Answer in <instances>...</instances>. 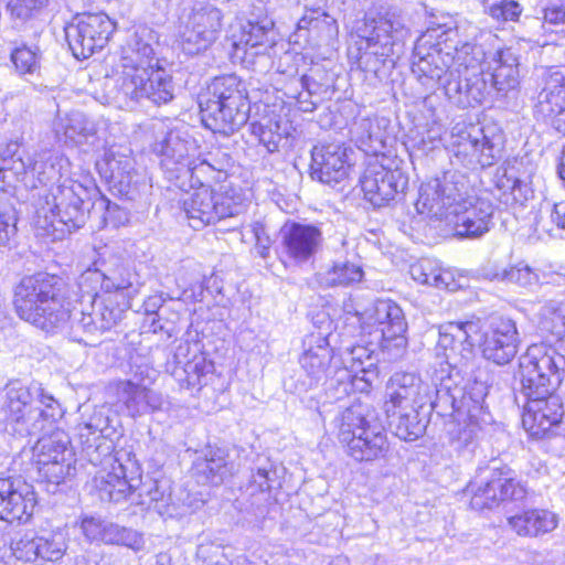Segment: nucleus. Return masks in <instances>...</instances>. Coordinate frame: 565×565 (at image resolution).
<instances>
[{
    "label": "nucleus",
    "mask_w": 565,
    "mask_h": 565,
    "mask_svg": "<svg viewBox=\"0 0 565 565\" xmlns=\"http://www.w3.org/2000/svg\"><path fill=\"white\" fill-rule=\"evenodd\" d=\"M307 31L312 38L329 42L338 36L337 20L320 8L307 9L297 23V32Z\"/></svg>",
    "instance_id": "45"
},
{
    "label": "nucleus",
    "mask_w": 565,
    "mask_h": 565,
    "mask_svg": "<svg viewBox=\"0 0 565 565\" xmlns=\"http://www.w3.org/2000/svg\"><path fill=\"white\" fill-rule=\"evenodd\" d=\"M11 62L21 75L34 74L40 68V54L38 47L26 45L17 46L11 51Z\"/></svg>",
    "instance_id": "57"
},
{
    "label": "nucleus",
    "mask_w": 565,
    "mask_h": 565,
    "mask_svg": "<svg viewBox=\"0 0 565 565\" xmlns=\"http://www.w3.org/2000/svg\"><path fill=\"white\" fill-rule=\"evenodd\" d=\"M47 204L39 210V215L44 216V226H53V230L61 224L68 232L75 231L89 218L96 222L98 228L108 225L117 227L126 220V213L102 195L95 185H84L73 179H66L58 185Z\"/></svg>",
    "instance_id": "2"
},
{
    "label": "nucleus",
    "mask_w": 565,
    "mask_h": 565,
    "mask_svg": "<svg viewBox=\"0 0 565 565\" xmlns=\"http://www.w3.org/2000/svg\"><path fill=\"white\" fill-rule=\"evenodd\" d=\"M39 557L50 562L60 561L67 550L65 536L61 532L39 536Z\"/></svg>",
    "instance_id": "58"
},
{
    "label": "nucleus",
    "mask_w": 565,
    "mask_h": 565,
    "mask_svg": "<svg viewBox=\"0 0 565 565\" xmlns=\"http://www.w3.org/2000/svg\"><path fill=\"white\" fill-rule=\"evenodd\" d=\"M385 409H425L429 403V384L412 372L394 373L387 384Z\"/></svg>",
    "instance_id": "26"
},
{
    "label": "nucleus",
    "mask_w": 565,
    "mask_h": 565,
    "mask_svg": "<svg viewBox=\"0 0 565 565\" xmlns=\"http://www.w3.org/2000/svg\"><path fill=\"white\" fill-rule=\"evenodd\" d=\"M104 543L124 545L135 551H140L143 547L145 541L139 532L107 522L106 529H104Z\"/></svg>",
    "instance_id": "56"
},
{
    "label": "nucleus",
    "mask_w": 565,
    "mask_h": 565,
    "mask_svg": "<svg viewBox=\"0 0 565 565\" xmlns=\"http://www.w3.org/2000/svg\"><path fill=\"white\" fill-rule=\"evenodd\" d=\"M384 159L382 157V160L380 158L371 160L360 179L364 198L375 207L386 205L408 185L407 174L398 168L385 167Z\"/></svg>",
    "instance_id": "18"
},
{
    "label": "nucleus",
    "mask_w": 565,
    "mask_h": 565,
    "mask_svg": "<svg viewBox=\"0 0 565 565\" xmlns=\"http://www.w3.org/2000/svg\"><path fill=\"white\" fill-rule=\"evenodd\" d=\"M480 330L479 320L451 321L440 326L436 347L439 367L435 366L431 373L434 387H441L443 383L452 386V370L472 356Z\"/></svg>",
    "instance_id": "11"
},
{
    "label": "nucleus",
    "mask_w": 565,
    "mask_h": 565,
    "mask_svg": "<svg viewBox=\"0 0 565 565\" xmlns=\"http://www.w3.org/2000/svg\"><path fill=\"white\" fill-rule=\"evenodd\" d=\"M473 195L467 173L452 168L441 178L422 184L415 206L419 214L443 221Z\"/></svg>",
    "instance_id": "9"
},
{
    "label": "nucleus",
    "mask_w": 565,
    "mask_h": 565,
    "mask_svg": "<svg viewBox=\"0 0 565 565\" xmlns=\"http://www.w3.org/2000/svg\"><path fill=\"white\" fill-rule=\"evenodd\" d=\"M363 278L361 266L343 262L335 263L332 267L318 274V282L321 287H348L360 282Z\"/></svg>",
    "instance_id": "48"
},
{
    "label": "nucleus",
    "mask_w": 565,
    "mask_h": 565,
    "mask_svg": "<svg viewBox=\"0 0 565 565\" xmlns=\"http://www.w3.org/2000/svg\"><path fill=\"white\" fill-rule=\"evenodd\" d=\"M332 349L327 337H311L309 348L305 350L299 359L301 369L305 371L308 382L301 384V390L307 391L329 377L339 375L338 381L350 380L347 370H340L332 364Z\"/></svg>",
    "instance_id": "22"
},
{
    "label": "nucleus",
    "mask_w": 565,
    "mask_h": 565,
    "mask_svg": "<svg viewBox=\"0 0 565 565\" xmlns=\"http://www.w3.org/2000/svg\"><path fill=\"white\" fill-rule=\"evenodd\" d=\"M493 382L488 366H477L468 377L465 386L460 387L461 414L468 416L469 412L478 414L481 419L484 415H490L486 406V397Z\"/></svg>",
    "instance_id": "31"
},
{
    "label": "nucleus",
    "mask_w": 565,
    "mask_h": 565,
    "mask_svg": "<svg viewBox=\"0 0 565 565\" xmlns=\"http://www.w3.org/2000/svg\"><path fill=\"white\" fill-rule=\"evenodd\" d=\"M252 134L257 137L259 143L268 152L278 151L282 135L279 131V124L277 121L268 120L266 124L254 122L252 125Z\"/></svg>",
    "instance_id": "59"
},
{
    "label": "nucleus",
    "mask_w": 565,
    "mask_h": 565,
    "mask_svg": "<svg viewBox=\"0 0 565 565\" xmlns=\"http://www.w3.org/2000/svg\"><path fill=\"white\" fill-rule=\"evenodd\" d=\"M92 307L97 308L98 320L93 319V315H83L75 324V330H82L88 339H79L88 343L95 337L100 335L105 331L115 327L122 318L124 309H121L117 301L110 297L103 299H94Z\"/></svg>",
    "instance_id": "33"
},
{
    "label": "nucleus",
    "mask_w": 565,
    "mask_h": 565,
    "mask_svg": "<svg viewBox=\"0 0 565 565\" xmlns=\"http://www.w3.org/2000/svg\"><path fill=\"white\" fill-rule=\"evenodd\" d=\"M47 3L49 0H10L8 10L14 21L24 23L35 18Z\"/></svg>",
    "instance_id": "61"
},
{
    "label": "nucleus",
    "mask_w": 565,
    "mask_h": 565,
    "mask_svg": "<svg viewBox=\"0 0 565 565\" xmlns=\"http://www.w3.org/2000/svg\"><path fill=\"white\" fill-rule=\"evenodd\" d=\"M533 374L524 373V369H519L521 388L520 392L525 398H533L539 396H548L554 393L562 382L561 375L552 373L542 374L532 372Z\"/></svg>",
    "instance_id": "49"
},
{
    "label": "nucleus",
    "mask_w": 565,
    "mask_h": 565,
    "mask_svg": "<svg viewBox=\"0 0 565 565\" xmlns=\"http://www.w3.org/2000/svg\"><path fill=\"white\" fill-rule=\"evenodd\" d=\"M157 34L149 28H139L124 50L122 64L150 70H163L157 57Z\"/></svg>",
    "instance_id": "32"
},
{
    "label": "nucleus",
    "mask_w": 565,
    "mask_h": 565,
    "mask_svg": "<svg viewBox=\"0 0 565 565\" xmlns=\"http://www.w3.org/2000/svg\"><path fill=\"white\" fill-rule=\"evenodd\" d=\"M486 12L498 22L516 21L522 13V7L514 0H501L490 4Z\"/></svg>",
    "instance_id": "63"
},
{
    "label": "nucleus",
    "mask_w": 565,
    "mask_h": 565,
    "mask_svg": "<svg viewBox=\"0 0 565 565\" xmlns=\"http://www.w3.org/2000/svg\"><path fill=\"white\" fill-rule=\"evenodd\" d=\"M39 536L25 532L11 542V551L17 559L32 562L39 557Z\"/></svg>",
    "instance_id": "60"
},
{
    "label": "nucleus",
    "mask_w": 565,
    "mask_h": 565,
    "mask_svg": "<svg viewBox=\"0 0 565 565\" xmlns=\"http://www.w3.org/2000/svg\"><path fill=\"white\" fill-rule=\"evenodd\" d=\"M19 150L20 143L17 141H10L0 150V189L12 184L10 173Z\"/></svg>",
    "instance_id": "64"
},
{
    "label": "nucleus",
    "mask_w": 565,
    "mask_h": 565,
    "mask_svg": "<svg viewBox=\"0 0 565 565\" xmlns=\"http://www.w3.org/2000/svg\"><path fill=\"white\" fill-rule=\"evenodd\" d=\"M355 34L356 54L350 50V55L356 58L359 68L376 75L382 67L394 66L408 29L402 14L387 11L383 15L365 17L356 25Z\"/></svg>",
    "instance_id": "4"
},
{
    "label": "nucleus",
    "mask_w": 565,
    "mask_h": 565,
    "mask_svg": "<svg viewBox=\"0 0 565 565\" xmlns=\"http://www.w3.org/2000/svg\"><path fill=\"white\" fill-rule=\"evenodd\" d=\"M56 403L38 383L24 385L19 381L6 387V397L0 407V419L4 429L20 437L36 435L55 417Z\"/></svg>",
    "instance_id": "6"
},
{
    "label": "nucleus",
    "mask_w": 565,
    "mask_h": 565,
    "mask_svg": "<svg viewBox=\"0 0 565 565\" xmlns=\"http://www.w3.org/2000/svg\"><path fill=\"white\" fill-rule=\"evenodd\" d=\"M115 24L104 13H84L72 19L64 28L65 39L77 60L92 56L108 42Z\"/></svg>",
    "instance_id": "14"
},
{
    "label": "nucleus",
    "mask_w": 565,
    "mask_h": 565,
    "mask_svg": "<svg viewBox=\"0 0 565 565\" xmlns=\"http://www.w3.org/2000/svg\"><path fill=\"white\" fill-rule=\"evenodd\" d=\"M470 505L473 510L493 509L502 502L522 503L527 494L526 484L508 466L493 467L490 478L471 488Z\"/></svg>",
    "instance_id": "17"
},
{
    "label": "nucleus",
    "mask_w": 565,
    "mask_h": 565,
    "mask_svg": "<svg viewBox=\"0 0 565 565\" xmlns=\"http://www.w3.org/2000/svg\"><path fill=\"white\" fill-rule=\"evenodd\" d=\"M339 438L347 444L349 455L358 461L385 457L388 443L385 429L374 412L359 403L342 412L339 418Z\"/></svg>",
    "instance_id": "8"
},
{
    "label": "nucleus",
    "mask_w": 565,
    "mask_h": 565,
    "mask_svg": "<svg viewBox=\"0 0 565 565\" xmlns=\"http://www.w3.org/2000/svg\"><path fill=\"white\" fill-rule=\"evenodd\" d=\"M79 439L83 445V451L87 460L94 465H108L113 466L120 463L117 458L113 456V441L106 438L105 435L98 437H88L86 433H79Z\"/></svg>",
    "instance_id": "50"
},
{
    "label": "nucleus",
    "mask_w": 565,
    "mask_h": 565,
    "mask_svg": "<svg viewBox=\"0 0 565 565\" xmlns=\"http://www.w3.org/2000/svg\"><path fill=\"white\" fill-rule=\"evenodd\" d=\"M195 177L200 185L183 201V210L192 228L200 230L245 211L242 201H235L228 193H216L210 185L203 184L198 174Z\"/></svg>",
    "instance_id": "13"
},
{
    "label": "nucleus",
    "mask_w": 565,
    "mask_h": 565,
    "mask_svg": "<svg viewBox=\"0 0 565 565\" xmlns=\"http://www.w3.org/2000/svg\"><path fill=\"white\" fill-rule=\"evenodd\" d=\"M501 279L521 287H531L539 282V275L527 265L520 263L504 269Z\"/></svg>",
    "instance_id": "62"
},
{
    "label": "nucleus",
    "mask_w": 565,
    "mask_h": 565,
    "mask_svg": "<svg viewBox=\"0 0 565 565\" xmlns=\"http://www.w3.org/2000/svg\"><path fill=\"white\" fill-rule=\"evenodd\" d=\"M13 305L22 320L47 333L63 329L71 318L64 280L46 271L24 276L15 286Z\"/></svg>",
    "instance_id": "3"
},
{
    "label": "nucleus",
    "mask_w": 565,
    "mask_h": 565,
    "mask_svg": "<svg viewBox=\"0 0 565 565\" xmlns=\"http://www.w3.org/2000/svg\"><path fill=\"white\" fill-rule=\"evenodd\" d=\"M557 524V515L545 509H529L508 518L511 530L523 537H537L550 533Z\"/></svg>",
    "instance_id": "37"
},
{
    "label": "nucleus",
    "mask_w": 565,
    "mask_h": 565,
    "mask_svg": "<svg viewBox=\"0 0 565 565\" xmlns=\"http://www.w3.org/2000/svg\"><path fill=\"white\" fill-rule=\"evenodd\" d=\"M492 215V203L473 195L443 221L451 227L456 237L478 238L489 232Z\"/></svg>",
    "instance_id": "24"
},
{
    "label": "nucleus",
    "mask_w": 565,
    "mask_h": 565,
    "mask_svg": "<svg viewBox=\"0 0 565 565\" xmlns=\"http://www.w3.org/2000/svg\"><path fill=\"white\" fill-rule=\"evenodd\" d=\"M491 415H481L469 412V415H462L459 409V417L454 418L449 429L451 446L459 452L471 454L477 445L478 436L484 425L490 424Z\"/></svg>",
    "instance_id": "39"
},
{
    "label": "nucleus",
    "mask_w": 565,
    "mask_h": 565,
    "mask_svg": "<svg viewBox=\"0 0 565 565\" xmlns=\"http://www.w3.org/2000/svg\"><path fill=\"white\" fill-rule=\"evenodd\" d=\"M376 350L373 343L367 345L356 344L345 349L344 362L347 366L343 370L350 372H372L377 363Z\"/></svg>",
    "instance_id": "52"
},
{
    "label": "nucleus",
    "mask_w": 565,
    "mask_h": 565,
    "mask_svg": "<svg viewBox=\"0 0 565 565\" xmlns=\"http://www.w3.org/2000/svg\"><path fill=\"white\" fill-rule=\"evenodd\" d=\"M478 320L482 327L481 320ZM519 342L515 322L503 317L493 318L482 334L479 332L476 335V344L481 348L483 358L498 365H505L513 360Z\"/></svg>",
    "instance_id": "20"
},
{
    "label": "nucleus",
    "mask_w": 565,
    "mask_h": 565,
    "mask_svg": "<svg viewBox=\"0 0 565 565\" xmlns=\"http://www.w3.org/2000/svg\"><path fill=\"white\" fill-rule=\"evenodd\" d=\"M534 114L553 129L565 135V72L551 67L542 75Z\"/></svg>",
    "instance_id": "21"
},
{
    "label": "nucleus",
    "mask_w": 565,
    "mask_h": 565,
    "mask_svg": "<svg viewBox=\"0 0 565 565\" xmlns=\"http://www.w3.org/2000/svg\"><path fill=\"white\" fill-rule=\"evenodd\" d=\"M36 504L33 487L25 481L4 477L0 472V520L8 523H26Z\"/></svg>",
    "instance_id": "23"
},
{
    "label": "nucleus",
    "mask_w": 565,
    "mask_h": 565,
    "mask_svg": "<svg viewBox=\"0 0 565 565\" xmlns=\"http://www.w3.org/2000/svg\"><path fill=\"white\" fill-rule=\"evenodd\" d=\"M492 61L493 72L487 76L488 82L491 81L492 87L502 96L515 90L520 84L515 54L510 49L500 50L494 53Z\"/></svg>",
    "instance_id": "42"
},
{
    "label": "nucleus",
    "mask_w": 565,
    "mask_h": 565,
    "mask_svg": "<svg viewBox=\"0 0 565 565\" xmlns=\"http://www.w3.org/2000/svg\"><path fill=\"white\" fill-rule=\"evenodd\" d=\"M460 392L459 386L452 387L448 383H443L441 387H434V390L429 385V403L425 412L429 415L434 411L440 416L450 414L456 419L459 417Z\"/></svg>",
    "instance_id": "47"
},
{
    "label": "nucleus",
    "mask_w": 565,
    "mask_h": 565,
    "mask_svg": "<svg viewBox=\"0 0 565 565\" xmlns=\"http://www.w3.org/2000/svg\"><path fill=\"white\" fill-rule=\"evenodd\" d=\"M449 152L452 168L476 170L492 166L499 149L482 129L472 127L452 136Z\"/></svg>",
    "instance_id": "19"
},
{
    "label": "nucleus",
    "mask_w": 565,
    "mask_h": 565,
    "mask_svg": "<svg viewBox=\"0 0 565 565\" xmlns=\"http://www.w3.org/2000/svg\"><path fill=\"white\" fill-rule=\"evenodd\" d=\"M93 487L98 498L106 502H120L136 489L132 479H127L121 462L110 466V470L98 471L93 479Z\"/></svg>",
    "instance_id": "34"
},
{
    "label": "nucleus",
    "mask_w": 565,
    "mask_h": 565,
    "mask_svg": "<svg viewBox=\"0 0 565 565\" xmlns=\"http://www.w3.org/2000/svg\"><path fill=\"white\" fill-rule=\"evenodd\" d=\"M135 159L128 148H110L106 154L109 179L114 183L129 186L136 175Z\"/></svg>",
    "instance_id": "46"
},
{
    "label": "nucleus",
    "mask_w": 565,
    "mask_h": 565,
    "mask_svg": "<svg viewBox=\"0 0 565 565\" xmlns=\"http://www.w3.org/2000/svg\"><path fill=\"white\" fill-rule=\"evenodd\" d=\"M98 271L102 275V289L107 292H124L130 296L132 288V275L117 256H110L108 259H102L98 264Z\"/></svg>",
    "instance_id": "44"
},
{
    "label": "nucleus",
    "mask_w": 565,
    "mask_h": 565,
    "mask_svg": "<svg viewBox=\"0 0 565 565\" xmlns=\"http://www.w3.org/2000/svg\"><path fill=\"white\" fill-rule=\"evenodd\" d=\"M153 128L163 136L153 143V152L161 160V168L169 173V179H193L199 172L210 170L211 166L198 157L195 141L179 130L163 131V124L158 122Z\"/></svg>",
    "instance_id": "12"
},
{
    "label": "nucleus",
    "mask_w": 565,
    "mask_h": 565,
    "mask_svg": "<svg viewBox=\"0 0 565 565\" xmlns=\"http://www.w3.org/2000/svg\"><path fill=\"white\" fill-rule=\"evenodd\" d=\"M523 166L522 161L509 163L503 173L498 175L495 183L499 191L498 200L505 206H524L534 196L531 188L532 170L521 171L520 167Z\"/></svg>",
    "instance_id": "29"
},
{
    "label": "nucleus",
    "mask_w": 565,
    "mask_h": 565,
    "mask_svg": "<svg viewBox=\"0 0 565 565\" xmlns=\"http://www.w3.org/2000/svg\"><path fill=\"white\" fill-rule=\"evenodd\" d=\"M409 274L415 281L436 288L447 289L452 281L449 271L441 269L434 260L427 258L413 264Z\"/></svg>",
    "instance_id": "51"
},
{
    "label": "nucleus",
    "mask_w": 565,
    "mask_h": 565,
    "mask_svg": "<svg viewBox=\"0 0 565 565\" xmlns=\"http://www.w3.org/2000/svg\"><path fill=\"white\" fill-rule=\"evenodd\" d=\"M104 87L107 89L105 103L115 104L120 108L132 109L142 100L160 105L173 98L172 78L164 70L122 64L118 77L106 78Z\"/></svg>",
    "instance_id": "7"
},
{
    "label": "nucleus",
    "mask_w": 565,
    "mask_h": 565,
    "mask_svg": "<svg viewBox=\"0 0 565 565\" xmlns=\"http://www.w3.org/2000/svg\"><path fill=\"white\" fill-rule=\"evenodd\" d=\"M128 415L131 417L153 413L163 405L162 395L145 385L129 380L117 381L110 386Z\"/></svg>",
    "instance_id": "30"
},
{
    "label": "nucleus",
    "mask_w": 565,
    "mask_h": 565,
    "mask_svg": "<svg viewBox=\"0 0 565 565\" xmlns=\"http://www.w3.org/2000/svg\"><path fill=\"white\" fill-rule=\"evenodd\" d=\"M525 399L522 425L532 437L542 438L555 424L550 422L548 416L544 415L540 408L542 402H536L534 398Z\"/></svg>",
    "instance_id": "55"
},
{
    "label": "nucleus",
    "mask_w": 565,
    "mask_h": 565,
    "mask_svg": "<svg viewBox=\"0 0 565 565\" xmlns=\"http://www.w3.org/2000/svg\"><path fill=\"white\" fill-rule=\"evenodd\" d=\"M235 472V465L228 460V455L221 448H209L203 457L193 465V473L198 482L218 486Z\"/></svg>",
    "instance_id": "35"
},
{
    "label": "nucleus",
    "mask_w": 565,
    "mask_h": 565,
    "mask_svg": "<svg viewBox=\"0 0 565 565\" xmlns=\"http://www.w3.org/2000/svg\"><path fill=\"white\" fill-rule=\"evenodd\" d=\"M70 436L62 429L41 437L34 446L39 473L47 482L60 484L75 470Z\"/></svg>",
    "instance_id": "16"
},
{
    "label": "nucleus",
    "mask_w": 565,
    "mask_h": 565,
    "mask_svg": "<svg viewBox=\"0 0 565 565\" xmlns=\"http://www.w3.org/2000/svg\"><path fill=\"white\" fill-rule=\"evenodd\" d=\"M384 121L377 117H358L350 128L351 138L358 148L374 158H380L379 153L385 148L386 136L382 126Z\"/></svg>",
    "instance_id": "40"
},
{
    "label": "nucleus",
    "mask_w": 565,
    "mask_h": 565,
    "mask_svg": "<svg viewBox=\"0 0 565 565\" xmlns=\"http://www.w3.org/2000/svg\"><path fill=\"white\" fill-rule=\"evenodd\" d=\"M388 425L395 436L405 441H413L424 435L427 423L428 412L425 409H385Z\"/></svg>",
    "instance_id": "41"
},
{
    "label": "nucleus",
    "mask_w": 565,
    "mask_h": 565,
    "mask_svg": "<svg viewBox=\"0 0 565 565\" xmlns=\"http://www.w3.org/2000/svg\"><path fill=\"white\" fill-rule=\"evenodd\" d=\"M274 25L273 19L268 17L255 21L249 20L244 29L242 39L245 46V54H267L276 42Z\"/></svg>",
    "instance_id": "43"
},
{
    "label": "nucleus",
    "mask_w": 565,
    "mask_h": 565,
    "mask_svg": "<svg viewBox=\"0 0 565 565\" xmlns=\"http://www.w3.org/2000/svg\"><path fill=\"white\" fill-rule=\"evenodd\" d=\"M281 246L286 256L296 264L310 260L321 249L322 232L318 226L292 222L281 231Z\"/></svg>",
    "instance_id": "27"
},
{
    "label": "nucleus",
    "mask_w": 565,
    "mask_h": 565,
    "mask_svg": "<svg viewBox=\"0 0 565 565\" xmlns=\"http://www.w3.org/2000/svg\"><path fill=\"white\" fill-rule=\"evenodd\" d=\"M56 136L64 137L74 146L94 145L97 140V124L81 111H72L55 121Z\"/></svg>",
    "instance_id": "38"
},
{
    "label": "nucleus",
    "mask_w": 565,
    "mask_h": 565,
    "mask_svg": "<svg viewBox=\"0 0 565 565\" xmlns=\"http://www.w3.org/2000/svg\"><path fill=\"white\" fill-rule=\"evenodd\" d=\"M199 106L203 125L223 135L238 130L249 118L246 87L234 74L214 77L200 95Z\"/></svg>",
    "instance_id": "5"
},
{
    "label": "nucleus",
    "mask_w": 565,
    "mask_h": 565,
    "mask_svg": "<svg viewBox=\"0 0 565 565\" xmlns=\"http://www.w3.org/2000/svg\"><path fill=\"white\" fill-rule=\"evenodd\" d=\"M223 14L210 3H195L188 13L180 32V44L185 54L195 55L207 50L222 28Z\"/></svg>",
    "instance_id": "15"
},
{
    "label": "nucleus",
    "mask_w": 565,
    "mask_h": 565,
    "mask_svg": "<svg viewBox=\"0 0 565 565\" xmlns=\"http://www.w3.org/2000/svg\"><path fill=\"white\" fill-rule=\"evenodd\" d=\"M361 328L375 334L388 361L402 359L407 350V321L403 309L391 299H379L360 318Z\"/></svg>",
    "instance_id": "10"
},
{
    "label": "nucleus",
    "mask_w": 565,
    "mask_h": 565,
    "mask_svg": "<svg viewBox=\"0 0 565 565\" xmlns=\"http://www.w3.org/2000/svg\"><path fill=\"white\" fill-rule=\"evenodd\" d=\"M350 148L341 142L317 145L311 150V177L321 183H339L351 169Z\"/></svg>",
    "instance_id": "25"
},
{
    "label": "nucleus",
    "mask_w": 565,
    "mask_h": 565,
    "mask_svg": "<svg viewBox=\"0 0 565 565\" xmlns=\"http://www.w3.org/2000/svg\"><path fill=\"white\" fill-rule=\"evenodd\" d=\"M68 167L70 161L67 158L50 152L40 153L33 160L32 177L43 185L51 184L49 193L39 199L35 209V223L39 227L46 231L53 228V226H44V216L39 215V210L44 206H49L47 203L49 201H52L53 191L66 179H70L66 177Z\"/></svg>",
    "instance_id": "28"
},
{
    "label": "nucleus",
    "mask_w": 565,
    "mask_h": 565,
    "mask_svg": "<svg viewBox=\"0 0 565 565\" xmlns=\"http://www.w3.org/2000/svg\"><path fill=\"white\" fill-rule=\"evenodd\" d=\"M539 328L557 338L565 335V303L551 300L539 312Z\"/></svg>",
    "instance_id": "53"
},
{
    "label": "nucleus",
    "mask_w": 565,
    "mask_h": 565,
    "mask_svg": "<svg viewBox=\"0 0 565 565\" xmlns=\"http://www.w3.org/2000/svg\"><path fill=\"white\" fill-rule=\"evenodd\" d=\"M213 364L206 361L202 354H194V356L183 363L182 372L184 377L179 376L181 386L189 390H200L206 384V377L212 372Z\"/></svg>",
    "instance_id": "54"
},
{
    "label": "nucleus",
    "mask_w": 565,
    "mask_h": 565,
    "mask_svg": "<svg viewBox=\"0 0 565 565\" xmlns=\"http://www.w3.org/2000/svg\"><path fill=\"white\" fill-rule=\"evenodd\" d=\"M519 369H524V373L533 374L537 372L542 374L552 373L561 375L565 371V358L554 348L544 343L532 344L526 352L519 359Z\"/></svg>",
    "instance_id": "36"
},
{
    "label": "nucleus",
    "mask_w": 565,
    "mask_h": 565,
    "mask_svg": "<svg viewBox=\"0 0 565 565\" xmlns=\"http://www.w3.org/2000/svg\"><path fill=\"white\" fill-rule=\"evenodd\" d=\"M484 51L481 46L459 39L456 23L447 18L430 22L417 39L412 72L428 92L443 87L447 98L460 108L482 104L489 94L484 74Z\"/></svg>",
    "instance_id": "1"
}]
</instances>
